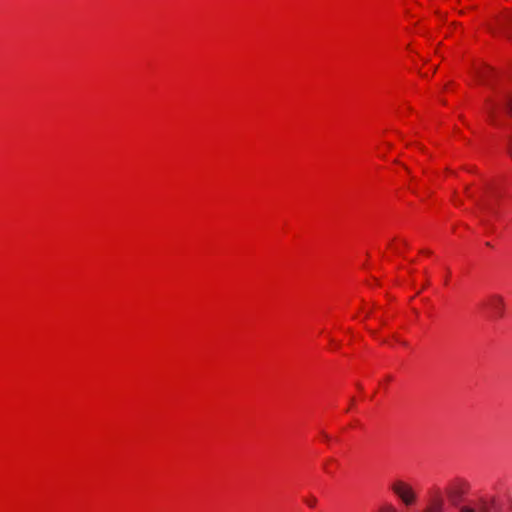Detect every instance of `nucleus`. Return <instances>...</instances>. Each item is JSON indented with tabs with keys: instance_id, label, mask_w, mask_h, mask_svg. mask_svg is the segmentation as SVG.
<instances>
[{
	"instance_id": "obj_1",
	"label": "nucleus",
	"mask_w": 512,
	"mask_h": 512,
	"mask_svg": "<svg viewBox=\"0 0 512 512\" xmlns=\"http://www.w3.org/2000/svg\"><path fill=\"white\" fill-rule=\"evenodd\" d=\"M389 490L406 509L413 510L420 503V489L408 478L398 477L389 484Z\"/></svg>"
},
{
	"instance_id": "obj_2",
	"label": "nucleus",
	"mask_w": 512,
	"mask_h": 512,
	"mask_svg": "<svg viewBox=\"0 0 512 512\" xmlns=\"http://www.w3.org/2000/svg\"><path fill=\"white\" fill-rule=\"evenodd\" d=\"M469 489V483L464 479L451 480L444 489H441L443 497L447 498L452 506H457L462 501Z\"/></svg>"
},
{
	"instance_id": "obj_3",
	"label": "nucleus",
	"mask_w": 512,
	"mask_h": 512,
	"mask_svg": "<svg viewBox=\"0 0 512 512\" xmlns=\"http://www.w3.org/2000/svg\"><path fill=\"white\" fill-rule=\"evenodd\" d=\"M476 510L468 505L459 508V512H475ZM421 512H448L446 501L440 488H435L430 492L426 506Z\"/></svg>"
},
{
	"instance_id": "obj_4",
	"label": "nucleus",
	"mask_w": 512,
	"mask_h": 512,
	"mask_svg": "<svg viewBox=\"0 0 512 512\" xmlns=\"http://www.w3.org/2000/svg\"><path fill=\"white\" fill-rule=\"evenodd\" d=\"M485 306L493 317L502 318L504 316L506 304L503 296L499 294L491 295L487 299Z\"/></svg>"
},
{
	"instance_id": "obj_5",
	"label": "nucleus",
	"mask_w": 512,
	"mask_h": 512,
	"mask_svg": "<svg viewBox=\"0 0 512 512\" xmlns=\"http://www.w3.org/2000/svg\"><path fill=\"white\" fill-rule=\"evenodd\" d=\"M496 110H504L508 111L512 114V99H507L502 103H490L487 106V111L490 114H493Z\"/></svg>"
},
{
	"instance_id": "obj_6",
	"label": "nucleus",
	"mask_w": 512,
	"mask_h": 512,
	"mask_svg": "<svg viewBox=\"0 0 512 512\" xmlns=\"http://www.w3.org/2000/svg\"><path fill=\"white\" fill-rule=\"evenodd\" d=\"M377 512H398V509L392 503H385L378 508Z\"/></svg>"
},
{
	"instance_id": "obj_7",
	"label": "nucleus",
	"mask_w": 512,
	"mask_h": 512,
	"mask_svg": "<svg viewBox=\"0 0 512 512\" xmlns=\"http://www.w3.org/2000/svg\"><path fill=\"white\" fill-rule=\"evenodd\" d=\"M488 72H489L488 68H479L477 71V74L479 77H482V76H484V74H486Z\"/></svg>"
},
{
	"instance_id": "obj_8",
	"label": "nucleus",
	"mask_w": 512,
	"mask_h": 512,
	"mask_svg": "<svg viewBox=\"0 0 512 512\" xmlns=\"http://www.w3.org/2000/svg\"><path fill=\"white\" fill-rule=\"evenodd\" d=\"M316 502H317L316 498H311V499L306 501L307 505L310 506V507H315Z\"/></svg>"
},
{
	"instance_id": "obj_9",
	"label": "nucleus",
	"mask_w": 512,
	"mask_h": 512,
	"mask_svg": "<svg viewBox=\"0 0 512 512\" xmlns=\"http://www.w3.org/2000/svg\"><path fill=\"white\" fill-rule=\"evenodd\" d=\"M475 512H486V511H485V510H483V509H478V510H476Z\"/></svg>"
}]
</instances>
